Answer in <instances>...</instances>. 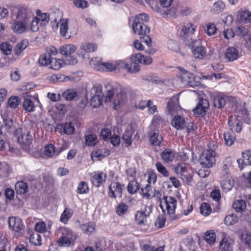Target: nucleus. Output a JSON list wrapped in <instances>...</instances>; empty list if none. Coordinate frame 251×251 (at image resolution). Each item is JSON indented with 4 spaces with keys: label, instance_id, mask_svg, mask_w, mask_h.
I'll use <instances>...</instances> for the list:
<instances>
[{
    "label": "nucleus",
    "instance_id": "412c9836",
    "mask_svg": "<svg viewBox=\"0 0 251 251\" xmlns=\"http://www.w3.org/2000/svg\"><path fill=\"white\" fill-rule=\"evenodd\" d=\"M76 48L74 45H66L60 48V52L63 55L66 56L68 57L76 50Z\"/></svg>",
    "mask_w": 251,
    "mask_h": 251
},
{
    "label": "nucleus",
    "instance_id": "de8ad7c7",
    "mask_svg": "<svg viewBox=\"0 0 251 251\" xmlns=\"http://www.w3.org/2000/svg\"><path fill=\"white\" fill-rule=\"evenodd\" d=\"M41 237L37 232L31 235L29 238V242L35 246L40 245L41 244Z\"/></svg>",
    "mask_w": 251,
    "mask_h": 251
},
{
    "label": "nucleus",
    "instance_id": "f03ea898",
    "mask_svg": "<svg viewBox=\"0 0 251 251\" xmlns=\"http://www.w3.org/2000/svg\"><path fill=\"white\" fill-rule=\"evenodd\" d=\"M32 16V13L28 11L25 8H19L17 16L18 21L15 22L12 25L13 31L18 34L25 31L28 28V23Z\"/></svg>",
    "mask_w": 251,
    "mask_h": 251
},
{
    "label": "nucleus",
    "instance_id": "5701e85b",
    "mask_svg": "<svg viewBox=\"0 0 251 251\" xmlns=\"http://www.w3.org/2000/svg\"><path fill=\"white\" fill-rule=\"evenodd\" d=\"M62 97L66 100H76L78 93L75 89H68L62 94Z\"/></svg>",
    "mask_w": 251,
    "mask_h": 251
},
{
    "label": "nucleus",
    "instance_id": "c85d7f7f",
    "mask_svg": "<svg viewBox=\"0 0 251 251\" xmlns=\"http://www.w3.org/2000/svg\"><path fill=\"white\" fill-rule=\"evenodd\" d=\"M80 49L86 52H92L95 51L98 48L96 44L85 42L80 46Z\"/></svg>",
    "mask_w": 251,
    "mask_h": 251
},
{
    "label": "nucleus",
    "instance_id": "a19ab883",
    "mask_svg": "<svg viewBox=\"0 0 251 251\" xmlns=\"http://www.w3.org/2000/svg\"><path fill=\"white\" fill-rule=\"evenodd\" d=\"M63 64V61L62 60L57 59L56 58L52 57L49 65H50V68L55 70H58L62 67Z\"/></svg>",
    "mask_w": 251,
    "mask_h": 251
},
{
    "label": "nucleus",
    "instance_id": "79ce46f5",
    "mask_svg": "<svg viewBox=\"0 0 251 251\" xmlns=\"http://www.w3.org/2000/svg\"><path fill=\"white\" fill-rule=\"evenodd\" d=\"M85 144L88 146H94L98 141L96 135L89 134L85 137Z\"/></svg>",
    "mask_w": 251,
    "mask_h": 251
},
{
    "label": "nucleus",
    "instance_id": "7c9ffc66",
    "mask_svg": "<svg viewBox=\"0 0 251 251\" xmlns=\"http://www.w3.org/2000/svg\"><path fill=\"white\" fill-rule=\"evenodd\" d=\"M242 154L243 160H237L239 165L240 162H243L246 165H251V151H246Z\"/></svg>",
    "mask_w": 251,
    "mask_h": 251
},
{
    "label": "nucleus",
    "instance_id": "864d4df0",
    "mask_svg": "<svg viewBox=\"0 0 251 251\" xmlns=\"http://www.w3.org/2000/svg\"><path fill=\"white\" fill-rule=\"evenodd\" d=\"M1 115L2 117L3 123L5 126L7 128H10L13 125V120L12 119V117H8L5 111L2 112L1 113Z\"/></svg>",
    "mask_w": 251,
    "mask_h": 251
},
{
    "label": "nucleus",
    "instance_id": "c03bdc74",
    "mask_svg": "<svg viewBox=\"0 0 251 251\" xmlns=\"http://www.w3.org/2000/svg\"><path fill=\"white\" fill-rule=\"evenodd\" d=\"M27 45L28 42L25 40L19 43L14 50L15 54L19 55L27 47Z\"/></svg>",
    "mask_w": 251,
    "mask_h": 251
},
{
    "label": "nucleus",
    "instance_id": "bb28decb",
    "mask_svg": "<svg viewBox=\"0 0 251 251\" xmlns=\"http://www.w3.org/2000/svg\"><path fill=\"white\" fill-rule=\"evenodd\" d=\"M140 188V185L136 180L130 181L127 187L128 192L131 194L136 193Z\"/></svg>",
    "mask_w": 251,
    "mask_h": 251
},
{
    "label": "nucleus",
    "instance_id": "f704fd0d",
    "mask_svg": "<svg viewBox=\"0 0 251 251\" xmlns=\"http://www.w3.org/2000/svg\"><path fill=\"white\" fill-rule=\"evenodd\" d=\"M51 58L50 56V53L46 52L40 56L38 63L41 66H48L50 64Z\"/></svg>",
    "mask_w": 251,
    "mask_h": 251
},
{
    "label": "nucleus",
    "instance_id": "e433bc0d",
    "mask_svg": "<svg viewBox=\"0 0 251 251\" xmlns=\"http://www.w3.org/2000/svg\"><path fill=\"white\" fill-rule=\"evenodd\" d=\"M195 28L196 27L191 23H187L183 26L182 31L185 35L186 37H188L194 33Z\"/></svg>",
    "mask_w": 251,
    "mask_h": 251
},
{
    "label": "nucleus",
    "instance_id": "f8f14e48",
    "mask_svg": "<svg viewBox=\"0 0 251 251\" xmlns=\"http://www.w3.org/2000/svg\"><path fill=\"white\" fill-rule=\"evenodd\" d=\"M60 33L62 37L65 39H70L71 37V33L69 32L68 20L67 19H61L60 20Z\"/></svg>",
    "mask_w": 251,
    "mask_h": 251
},
{
    "label": "nucleus",
    "instance_id": "20e7f679",
    "mask_svg": "<svg viewBox=\"0 0 251 251\" xmlns=\"http://www.w3.org/2000/svg\"><path fill=\"white\" fill-rule=\"evenodd\" d=\"M15 137L22 148L28 151L31 147L32 142V136L28 131H24L21 128L16 130Z\"/></svg>",
    "mask_w": 251,
    "mask_h": 251
},
{
    "label": "nucleus",
    "instance_id": "393cba45",
    "mask_svg": "<svg viewBox=\"0 0 251 251\" xmlns=\"http://www.w3.org/2000/svg\"><path fill=\"white\" fill-rule=\"evenodd\" d=\"M232 205L236 211L241 212L246 208V201L243 200H237L233 202Z\"/></svg>",
    "mask_w": 251,
    "mask_h": 251
},
{
    "label": "nucleus",
    "instance_id": "9b49d317",
    "mask_svg": "<svg viewBox=\"0 0 251 251\" xmlns=\"http://www.w3.org/2000/svg\"><path fill=\"white\" fill-rule=\"evenodd\" d=\"M241 55V52L237 48L229 47L226 50L225 57L228 61H233L237 60Z\"/></svg>",
    "mask_w": 251,
    "mask_h": 251
},
{
    "label": "nucleus",
    "instance_id": "0e129e2a",
    "mask_svg": "<svg viewBox=\"0 0 251 251\" xmlns=\"http://www.w3.org/2000/svg\"><path fill=\"white\" fill-rule=\"evenodd\" d=\"M224 8V3L222 1L219 0L214 3L212 10L216 13H218L222 12Z\"/></svg>",
    "mask_w": 251,
    "mask_h": 251
},
{
    "label": "nucleus",
    "instance_id": "aec40b11",
    "mask_svg": "<svg viewBox=\"0 0 251 251\" xmlns=\"http://www.w3.org/2000/svg\"><path fill=\"white\" fill-rule=\"evenodd\" d=\"M116 89L114 88L111 85L107 84L105 85V90L103 94L105 98V102L111 101L113 100Z\"/></svg>",
    "mask_w": 251,
    "mask_h": 251
},
{
    "label": "nucleus",
    "instance_id": "f3484780",
    "mask_svg": "<svg viewBox=\"0 0 251 251\" xmlns=\"http://www.w3.org/2000/svg\"><path fill=\"white\" fill-rule=\"evenodd\" d=\"M106 178V175L102 172L95 173L91 177V181L93 185L97 187L105 181Z\"/></svg>",
    "mask_w": 251,
    "mask_h": 251
},
{
    "label": "nucleus",
    "instance_id": "338daca9",
    "mask_svg": "<svg viewBox=\"0 0 251 251\" xmlns=\"http://www.w3.org/2000/svg\"><path fill=\"white\" fill-rule=\"evenodd\" d=\"M235 32L240 37H244L248 34V29L243 26H238L236 27Z\"/></svg>",
    "mask_w": 251,
    "mask_h": 251
},
{
    "label": "nucleus",
    "instance_id": "1a4fd4ad",
    "mask_svg": "<svg viewBox=\"0 0 251 251\" xmlns=\"http://www.w3.org/2000/svg\"><path fill=\"white\" fill-rule=\"evenodd\" d=\"M124 186L119 182H112L109 187V195L114 198L116 197L121 198L122 196V191Z\"/></svg>",
    "mask_w": 251,
    "mask_h": 251
},
{
    "label": "nucleus",
    "instance_id": "5fc2aeb1",
    "mask_svg": "<svg viewBox=\"0 0 251 251\" xmlns=\"http://www.w3.org/2000/svg\"><path fill=\"white\" fill-rule=\"evenodd\" d=\"M70 79L69 76L61 74L53 75L51 76V80L54 82L66 81Z\"/></svg>",
    "mask_w": 251,
    "mask_h": 251
},
{
    "label": "nucleus",
    "instance_id": "052dcab7",
    "mask_svg": "<svg viewBox=\"0 0 251 251\" xmlns=\"http://www.w3.org/2000/svg\"><path fill=\"white\" fill-rule=\"evenodd\" d=\"M72 213L69 209H65L60 217V221L64 224H66L68 220L72 217Z\"/></svg>",
    "mask_w": 251,
    "mask_h": 251
},
{
    "label": "nucleus",
    "instance_id": "473e14b6",
    "mask_svg": "<svg viewBox=\"0 0 251 251\" xmlns=\"http://www.w3.org/2000/svg\"><path fill=\"white\" fill-rule=\"evenodd\" d=\"M239 19L244 23H248L251 21V12L249 10L241 11L239 15Z\"/></svg>",
    "mask_w": 251,
    "mask_h": 251
},
{
    "label": "nucleus",
    "instance_id": "c9c22d12",
    "mask_svg": "<svg viewBox=\"0 0 251 251\" xmlns=\"http://www.w3.org/2000/svg\"><path fill=\"white\" fill-rule=\"evenodd\" d=\"M122 66H124L125 68L127 69L129 73H136L138 72L140 70V66L138 64L136 63L132 62L130 67H128L127 64L125 62H122Z\"/></svg>",
    "mask_w": 251,
    "mask_h": 251
},
{
    "label": "nucleus",
    "instance_id": "2eb2a0df",
    "mask_svg": "<svg viewBox=\"0 0 251 251\" xmlns=\"http://www.w3.org/2000/svg\"><path fill=\"white\" fill-rule=\"evenodd\" d=\"M9 226L10 229L18 232L21 230L23 228V224L20 218L16 217H11L8 221Z\"/></svg>",
    "mask_w": 251,
    "mask_h": 251
},
{
    "label": "nucleus",
    "instance_id": "4be33fe9",
    "mask_svg": "<svg viewBox=\"0 0 251 251\" xmlns=\"http://www.w3.org/2000/svg\"><path fill=\"white\" fill-rule=\"evenodd\" d=\"M179 100L178 96H174L168 101L167 108L170 114H173L178 106Z\"/></svg>",
    "mask_w": 251,
    "mask_h": 251
},
{
    "label": "nucleus",
    "instance_id": "72a5a7b5",
    "mask_svg": "<svg viewBox=\"0 0 251 251\" xmlns=\"http://www.w3.org/2000/svg\"><path fill=\"white\" fill-rule=\"evenodd\" d=\"M195 48L193 51L194 57L196 58L202 59L206 54L204 48L200 45L197 46Z\"/></svg>",
    "mask_w": 251,
    "mask_h": 251
},
{
    "label": "nucleus",
    "instance_id": "4468645a",
    "mask_svg": "<svg viewBox=\"0 0 251 251\" xmlns=\"http://www.w3.org/2000/svg\"><path fill=\"white\" fill-rule=\"evenodd\" d=\"M140 193L143 198L147 199H150L153 197H158L159 195L160 194L158 191H155L153 193L151 190V186L150 184H147L145 188H142Z\"/></svg>",
    "mask_w": 251,
    "mask_h": 251
},
{
    "label": "nucleus",
    "instance_id": "603ef678",
    "mask_svg": "<svg viewBox=\"0 0 251 251\" xmlns=\"http://www.w3.org/2000/svg\"><path fill=\"white\" fill-rule=\"evenodd\" d=\"M12 46L7 43H2L0 45V50L5 55H8L11 53Z\"/></svg>",
    "mask_w": 251,
    "mask_h": 251
},
{
    "label": "nucleus",
    "instance_id": "774afa93",
    "mask_svg": "<svg viewBox=\"0 0 251 251\" xmlns=\"http://www.w3.org/2000/svg\"><path fill=\"white\" fill-rule=\"evenodd\" d=\"M143 249L144 251H164V248L163 247L155 248L153 246L148 244L144 245Z\"/></svg>",
    "mask_w": 251,
    "mask_h": 251
},
{
    "label": "nucleus",
    "instance_id": "69168bd1",
    "mask_svg": "<svg viewBox=\"0 0 251 251\" xmlns=\"http://www.w3.org/2000/svg\"><path fill=\"white\" fill-rule=\"evenodd\" d=\"M8 104L12 108H16L19 104V99L18 97L13 96L10 97L8 100Z\"/></svg>",
    "mask_w": 251,
    "mask_h": 251
},
{
    "label": "nucleus",
    "instance_id": "9d476101",
    "mask_svg": "<svg viewBox=\"0 0 251 251\" xmlns=\"http://www.w3.org/2000/svg\"><path fill=\"white\" fill-rule=\"evenodd\" d=\"M151 212V206H146L145 211H138L135 215V221L139 225L144 224L147 218L149 216Z\"/></svg>",
    "mask_w": 251,
    "mask_h": 251
},
{
    "label": "nucleus",
    "instance_id": "ea45409f",
    "mask_svg": "<svg viewBox=\"0 0 251 251\" xmlns=\"http://www.w3.org/2000/svg\"><path fill=\"white\" fill-rule=\"evenodd\" d=\"M93 154L95 156L98 158L99 160H101L102 158L108 156L110 154L109 150L106 149H99L95 151Z\"/></svg>",
    "mask_w": 251,
    "mask_h": 251
},
{
    "label": "nucleus",
    "instance_id": "6e6552de",
    "mask_svg": "<svg viewBox=\"0 0 251 251\" xmlns=\"http://www.w3.org/2000/svg\"><path fill=\"white\" fill-rule=\"evenodd\" d=\"M209 106L208 100L206 99H200L197 105L193 111L195 115L199 117H203L206 113V110Z\"/></svg>",
    "mask_w": 251,
    "mask_h": 251
},
{
    "label": "nucleus",
    "instance_id": "37998d69",
    "mask_svg": "<svg viewBox=\"0 0 251 251\" xmlns=\"http://www.w3.org/2000/svg\"><path fill=\"white\" fill-rule=\"evenodd\" d=\"M226 102L225 98L221 96H216L214 98L213 104L215 107L221 108L225 105Z\"/></svg>",
    "mask_w": 251,
    "mask_h": 251
},
{
    "label": "nucleus",
    "instance_id": "58836bf2",
    "mask_svg": "<svg viewBox=\"0 0 251 251\" xmlns=\"http://www.w3.org/2000/svg\"><path fill=\"white\" fill-rule=\"evenodd\" d=\"M100 67L98 68L99 70H106L108 71H113L116 69L118 67L117 65H114L110 63L101 62L100 64H99Z\"/></svg>",
    "mask_w": 251,
    "mask_h": 251
},
{
    "label": "nucleus",
    "instance_id": "680f3d73",
    "mask_svg": "<svg viewBox=\"0 0 251 251\" xmlns=\"http://www.w3.org/2000/svg\"><path fill=\"white\" fill-rule=\"evenodd\" d=\"M132 134L130 131H126L122 136V140L127 146H130L132 143L131 141Z\"/></svg>",
    "mask_w": 251,
    "mask_h": 251
},
{
    "label": "nucleus",
    "instance_id": "f257e3e1",
    "mask_svg": "<svg viewBox=\"0 0 251 251\" xmlns=\"http://www.w3.org/2000/svg\"><path fill=\"white\" fill-rule=\"evenodd\" d=\"M148 20L149 16L146 13L136 15L132 24V29L135 34L143 35L141 38V41L145 43L149 47L151 45V41L148 35L150 33V28L146 25Z\"/></svg>",
    "mask_w": 251,
    "mask_h": 251
},
{
    "label": "nucleus",
    "instance_id": "0eeeda50",
    "mask_svg": "<svg viewBox=\"0 0 251 251\" xmlns=\"http://www.w3.org/2000/svg\"><path fill=\"white\" fill-rule=\"evenodd\" d=\"M101 90V86L99 85H94L91 90V93L96 94L90 99V104L93 108H98L102 104V98L98 94Z\"/></svg>",
    "mask_w": 251,
    "mask_h": 251
},
{
    "label": "nucleus",
    "instance_id": "c756f323",
    "mask_svg": "<svg viewBox=\"0 0 251 251\" xmlns=\"http://www.w3.org/2000/svg\"><path fill=\"white\" fill-rule=\"evenodd\" d=\"M15 189L17 193L25 194L27 192L28 186L25 182L18 181L15 184Z\"/></svg>",
    "mask_w": 251,
    "mask_h": 251
},
{
    "label": "nucleus",
    "instance_id": "8fccbe9b",
    "mask_svg": "<svg viewBox=\"0 0 251 251\" xmlns=\"http://www.w3.org/2000/svg\"><path fill=\"white\" fill-rule=\"evenodd\" d=\"M212 209L209 204L203 202L201 204L200 208L201 213L204 216H208L211 212Z\"/></svg>",
    "mask_w": 251,
    "mask_h": 251
},
{
    "label": "nucleus",
    "instance_id": "ddd939ff",
    "mask_svg": "<svg viewBox=\"0 0 251 251\" xmlns=\"http://www.w3.org/2000/svg\"><path fill=\"white\" fill-rule=\"evenodd\" d=\"M116 96L114 97L113 100V107L115 109H117L120 105L124 103L126 100V95L125 93L122 92L121 89L118 92L116 90Z\"/></svg>",
    "mask_w": 251,
    "mask_h": 251
},
{
    "label": "nucleus",
    "instance_id": "b1692460",
    "mask_svg": "<svg viewBox=\"0 0 251 251\" xmlns=\"http://www.w3.org/2000/svg\"><path fill=\"white\" fill-rule=\"evenodd\" d=\"M161 158L166 162H171L175 158V154L172 150L166 149L161 153Z\"/></svg>",
    "mask_w": 251,
    "mask_h": 251
},
{
    "label": "nucleus",
    "instance_id": "423d86ee",
    "mask_svg": "<svg viewBox=\"0 0 251 251\" xmlns=\"http://www.w3.org/2000/svg\"><path fill=\"white\" fill-rule=\"evenodd\" d=\"M164 202H160V207L164 213L167 212L169 215L175 213L177 201L172 197L164 196Z\"/></svg>",
    "mask_w": 251,
    "mask_h": 251
},
{
    "label": "nucleus",
    "instance_id": "cd10ccee",
    "mask_svg": "<svg viewBox=\"0 0 251 251\" xmlns=\"http://www.w3.org/2000/svg\"><path fill=\"white\" fill-rule=\"evenodd\" d=\"M80 227L84 233L90 235L95 230V224L93 222H90L86 224L80 225Z\"/></svg>",
    "mask_w": 251,
    "mask_h": 251
},
{
    "label": "nucleus",
    "instance_id": "39448f33",
    "mask_svg": "<svg viewBox=\"0 0 251 251\" xmlns=\"http://www.w3.org/2000/svg\"><path fill=\"white\" fill-rule=\"evenodd\" d=\"M216 153L214 151L207 150L201 154L199 161L200 164L204 168H209L215 163Z\"/></svg>",
    "mask_w": 251,
    "mask_h": 251
},
{
    "label": "nucleus",
    "instance_id": "4d7b16f0",
    "mask_svg": "<svg viewBox=\"0 0 251 251\" xmlns=\"http://www.w3.org/2000/svg\"><path fill=\"white\" fill-rule=\"evenodd\" d=\"M217 30V28L213 23H208L204 27L205 32L209 36L214 34Z\"/></svg>",
    "mask_w": 251,
    "mask_h": 251
},
{
    "label": "nucleus",
    "instance_id": "dca6fc26",
    "mask_svg": "<svg viewBox=\"0 0 251 251\" xmlns=\"http://www.w3.org/2000/svg\"><path fill=\"white\" fill-rule=\"evenodd\" d=\"M221 186L225 192L229 191L233 186V181L230 176H222L221 181Z\"/></svg>",
    "mask_w": 251,
    "mask_h": 251
},
{
    "label": "nucleus",
    "instance_id": "e2e57ef3",
    "mask_svg": "<svg viewBox=\"0 0 251 251\" xmlns=\"http://www.w3.org/2000/svg\"><path fill=\"white\" fill-rule=\"evenodd\" d=\"M155 166L157 170L164 176H168L169 175V172L167 169L160 163L157 162L155 163Z\"/></svg>",
    "mask_w": 251,
    "mask_h": 251
},
{
    "label": "nucleus",
    "instance_id": "a18cd8bd",
    "mask_svg": "<svg viewBox=\"0 0 251 251\" xmlns=\"http://www.w3.org/2000/svg\"><path fill=\"white\" fill-rule=\"evenodd\" d=\"M23 105L24 109L27 112H31L34 111V104L33 102L29 99H25L23 101Z\"/></svg>",
    "mask_w": 251,
    "mask_h": 251
},
{
    "label": "nucleus",
    "instance_id": "6e6d98bb",
    "mask_svg": "<svg viewBox=\"0 0 251 251\" xmlns=\"http://www.w3.org/2000/svg\"><path fill=\"white\" fill-rule=\"evenodd\" d=\"M162 136L158 133H153L150 137L151 142L154 146H158L162 141Z\"/></svg>",
    "mask_w": 251,
    "mask_h": 251
},
{
    "label": "nucleus",
    "instance_id": "bf43d9fd",
    "mask_svg": "<svg viewBox=\"0 0 251 251\" xmlns=\"http://www.w3.org/2000/svg\"><path fill=\"white\" fill-rule=\"evenodd\" d=\"M38 18L39 22H41L40 26L43 27L46 26L50 21L49 14L47 13H44Z\"/></svg>",
    "mask_w": 251,
    "mask_h": 251
},
{
    "label": "nucleus",
    "instance_id": "4c0bfd02",
    "mask_svg": "<svg viewBox=\"0 0 251 251\" xmlns=\"http://www.w3.org/2000/svg\"><path fill=\"white\" fill-rule=\"evenodd\" d=\"M220 249L221 251H232L231 243L227 238H223L220 243Z\"/></svg>",
    "mask_w": 251,
    "mask_h": 251
},
{
    "label": "nucleus",
    "instance_id": "3c124183",
    "mask_svg": "<svg viewBox=\"0 0 251 251\" xmlns=\"http://www.w3.org/2000/svg\"><path fill=\"white\" fill-rule=\"evenodd\" d=\"M89 188L87 184L84 181H81L78 185L77 192L78 194H86L89 192Z\"/></svg>",
    "mask_w": 251,
    "mask_h": 251
},
{
    "label": "nucleus",
    "instance_id": "09e8293b",
    "mask_svg": "<svg viewBox=\"0 0 251 251\" xmlns=\"http://www.w3.org/2000/svg\"><path fill=\"white\" fill-rule=\"evenodd\" d=\"M55 146L52 144H49L45 147L44 153L47 157H52L55 153Z\"/></svg>",
    "mask_w": 251,
    "mask_h": 251
},
{
    "label": "nucleus",
    "instance_id": "6ab92c4d",
    "mask_svg": "<svg viewBox=\"0 0 251 251\" xmlns=\"http://www.w3.org/2000/svg\"><path fill=\"white\" fill-rule=\"evenodd\" d=\"M180 79L183 85L192 86L194 77L192 73L188 72H185L180 75Z\"/></svg>",
    "mask_w": 251,
    "mask_h": 251
},
{
    "label": "nucleus",
    "instance_id": "a211bd4d",
    "mask_svg": "<svg viewBox=\"0 0 251 251\" xmlns=\"http://www.w3.org/2000/svg\"><path fill=\"white\" fill-rule=\"evenodd\" d=\"M171 124L177 130L182 129L185 126L184 118L179 115L175 116L172 120Z\"/></svg>",
    "mask_w": 251,
    "mask_h": 251
},
{
    "label": "nucleus",
    "instance_id": "13d9d810",
    "mask_svg": "<svg viewBox=\"0 0 251 251\" xmlns=\"http://www.w3.org/2000/svg\"><path fill=\"white\" fill-rule=\"evenodd\" d=\"M215 239L216 235L213 231H206L204 236V239L208 244H211L214 243L215 241Z\"/></svg>",
    "mask_w": 251,
    "mask_h": 251
},
{
    "label": "nucleus",
    "instance_id": "a878e982",
    "mask_svg": "<svg viewBox=\"0 0 251 251\" xmlns=\"http://www.w3.org/2000/svg\"><path fill=\"white\" fill-rule=\"evenodd\" d=\"M224 139L226 144L228 146H231L233 145L235 140V136L234 132L232 131H227L224 134Z\"/></svg>",
    "mask_w": 251,
    "mask_h": 251
},
{
    "label": "nucleus",
    "instance_id": "49530a36",
    "mask_svg": "<svg viewBox=\"0 0 251 251\" xmlns=\"http://www.w3.org/2000/svg\"><path fill=\"white\" fill-rule=\"evenodd\" d=\"M238 221V217L234 214L227 215L225 218V223L227 226L233 225L237 223Z\"/></svg>",
    "mask_w": 251,
    "mask_h": 251
},
{
    "label": "nucleus",
    "instance_id": "2f4dec72",
    "mask_svg": "<svg viewBox=\"0 0 251 251\" xmlns=\"http://www.w3.org/2000/svg\"><path fill=\"white\" fill-rule=\"evenodd\" d=\"M185 45L191 49H193L197 46H199L201 44V41L200 40H193L192 38L185 37L184 41Z\"/></svg>",
    "mask_w": 251,
    "mask_h": 251
},
{
    "label": "nucleus",
    "instance_id": "7ed1b4c3",
    "mask_svg": "<svg viewBox=\"0 0 251 251\" xmlns=\"http://www.w3.org/2000/svg\"><path fill=\"white\" fill-rule=\"evenodd\" d=\"M57 236L58 237L57 243L59 247H69L75 239L74 235L70 229L66 227H60L57 230Z\"/></svg>",
    "mask_w": 251,
    "mask_h": 251
}]
</instances>
